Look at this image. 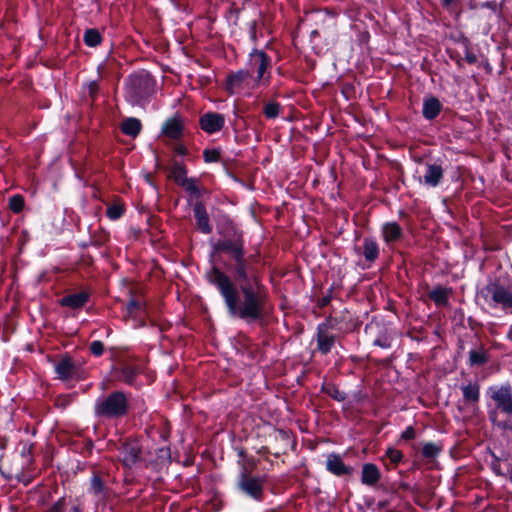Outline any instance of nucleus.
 Listing matches in <instances>:
<instances>
[{
    "instance_id": "bb28decb",
    "label": "nucleus",
    "mask_w": 512,
    "mask_h": 512,
    "mask_svg": "<svg viewBox=\"0 0 512 512\" xmlns=\"http://www.w3.org/2000/svg\"><path fill=\"white\" fill-rule=\"evenodd\" d=\"M142 122L135 117H128L121 123V132L131 138H136L142 131Z\"/></svg>"
},
{
    "instance_id": "6e6d98bb",
    "label": "nucleus",
    "mask_w": 512,
    "mask_h": 512,
    "mask_svg": "<svg viewBox=\"0 0 512 512\" xmlns=\"http://www.w3.org/2000/svg\"><path fill=\"white\" fill-rule=\"evenodd\" d=\"M173 150L179 156H187L189 154V150L184 144H177Z\"/></svg>"
},
{
    "instance_id": "2eb2a0df",
    "label": "nucleus",
    "mask_w": 512,
    "mask_h": 512,
    "mask_svg": "<svg viewBox=\"0 0 512 512\" xmlns=\"http://www.w3.org/2000/svg\"><path fill=\"white\" fill-rule=\"evenodd\" d=\"M326 470L336 477H351L355 469L344 463L341 455L337 453H330L327 456L325 463Z\"/></svg>"
},
{
    "instance_id": "680f3d73",
    "label": "nucleus",
    "mask_w": 512,
    "mask_h": 512,
    "mask_svg": "<svg viewBox=\"0 0 512 512\" xmlns=\"http://www.w3.org/2000/svg\"><path fill=\"white\" fill-rule=\"evenodd\" d=\"M8 439L5 436H0V450L4 451L7 448Z\"/></svg>"
},
{
    "instance_id": "e2e57ef3",
    "label": "nucleus",
    "mask_w": 512,
    "mask_h": 512,
    "mask_svg": "<svg viewBox=\"0 0 512 512\" xmlns=\"http://www.w3.org/2000/svg\"><path fill=\"white\" fill-rule=\"evenodd\" d=\"M449 56H450V58H451L452 60H454V61L456 62V64H457L459 67L462 65V64H461V62H462V58L460 57V55H459V54L453 55V54H451V53H450V54H449Z\"/></svg>"
},
{
    "instance_id": "f8f14e48",
    "label": "nucleus",
    "mask_w": 512,
    "mask_h": 512,
    "mask_svg": "<svg viewBox=\"0 0 512 512\" xmlns=\"http://www.w3.org/2000/svg\"><path fill=\"white\" fill-rule=\"evenodd\" d=\"M109 475L99 470H93L87 487L88 494L97 501L106 503L112 494V488L108 484Z\"/></svg>"
},
{
    "instance_id": "aec40b11",
    "label": "nucleus",
    "mask_w": 512,
    "mask_h": 512,
    "mask_svg": "<svg viewBox=\"0 0 512 512\" xmlns=\"http://www.w3.org/2000/svg\"><path fill=\"white\" fill-rule=\"evenodd\" d=\"M316 350L321 355L329 354L335 347L336 336L330 333L328 330L316 327Z\"/></svg>"
},
{
    "instance_id": "37998d69",
    "label": "nucleus",
    "mask_w": 512,
    "mask_h": 512,
    "mask_svg": "<svg viewBox=\"0 0 512 512\" xmlns=\"http://www.w3.org/2000/svg\"><path fill=\"white\" fill-rule=\"evenodd\" d=\"M341 319L337 316L329 315L325 318V320L317 325L318 328H322L324 330H336L338 329V325L340 324Z\"/></svg>"
},
{
    "instance_id": "5701e85b",
    "label": "nucleus",
    "mask_w": 512,
    "mask_h": 512,
    "mask_svg": "<svg viewBox=\"0 0 512 512\" xmlns=\"http://www.w3.org/2000/svg\"><path fill=\"white\" fill-rule=\"evenodd\" d=\"M381 479V471L374 463H364L361 471V483L363 485L374 487Z\"/></svg>"
},
{
    "instance_id": "1a4fd4ad",
    "label": "nucleus",
    "mask_w": 512,
    "mask_h": 512,
    "mask_svg": "<svg viewBox=\"0 0 512 512\" xmlns=\"http://www.w3.org/2000/svg\"><path fill=\"white\" fill-rule=\"evenodd\" d=\"M145 370V363L136 357L120 360L113 368L115 377L129 386H135L137 377Z\"/></svg>"
},
{
    "instance_id": "e433bc0d",
    "label": "nucleus",
    "mask_w": 512,
    "mask_h": 512,
    "mask_svg": "<svg viewBox=\"0 0 512 512\" xmlns=\"http://www.w3.org/2000/svg\"><path fill=\"white\" fill-rule=\"evenodd\" d=\"M403 458V453L400 450L392 447L388 448L383 455V461L385 462V465L388 469L389 464L392 465V467H396L400 462H402Z\"/></svg>"
},
{
    "instance_id": "338daca9",
    "label": "nucleus",
    "mask_w": 512,
    "mask_h": 512,
    "mask_svg": "<svg viewBox=\"0 0 512 512\" xmlns=\"http://www.w3.org/2000/svg\"><path fill=\"white\" fill-rule=\"evenodd\" d=\"M373 328H374L373 324H368L365 327V331L367 332L368 330H373Z\"/></svg>"
},
{
    "instance_id": "a18cd8bd",
    "label": "nucleus",
    "mask_w": 512,
    "mask_h": 512,
    "mask_svg": "<svg viewBox=\"0 0 512 512\" xmlns=\"http://www.w3.org/2000/svg\"><path fill=\"white\" fill-rule=\"evenodd\" d=\"M109 240V234L106 232H101L99 234L91 235L89 245L94 247H101L105 245Z\"/></svg>"
},
{
    "instance_id": "473e14b6",
    "label": "nucleus",
    "mask_w": 512,
    "mask_h": 512,
    "mask_svg": "<svg viewBox=\"0 0 512 512\" xmlns=\"http://www.w3.org/2000/svg\"><path fill=\"white\" fill-rule=\"evenodd\" d=\"M490 360V356L488 352L481 347L479 350L472 349L469 351V361L468 365L470 367L473 366H484Z\"/></svg>"
},
{
    "instance_id": "09e8293b",
    "label": "nucleus",
    "mask_w": 512,
    "mask_h": 512,
    "mask_svg": "<svg viewBox=\"0 0 512 512\" xmlns=\"http://www.w3.org/2000/svg\"><path fill=\"white\" fill-rule=\"evenodd\" d=\"M89 350L94 357H100L105 351L104 343L100 340H94L90 343Z\"/></svg>"
},
{
    "instance_id": "0eeeda50",
    "label": "nucleus",
    "mask_w": 512,
    "mask_h": 512,
    "mask_svg": "<svg viewBox=\"0 0 512 512\" xmlns=\"http://www.w3.org/2000/svg\"><path fill=\"white\" fill-rule=\"evenodd\" d=\"M478 296L490 306L501 305L503 309H512V292L499 279L489 280L478 291Z\"/></svg>"
},
{
    "instance_id": "a878e982",
    "label": "nucleus",
    "mask_w": 512,
    "mask_h": 512,
    "mask_svg": "<svg viewBox=\"0 0 512 512\" xmlns=\"http://www.w3.org/2000/svg\"><path fill=\"white\" fill-rule=\"evenodd\" d=\"M274 440L282 444L281 449L273 452L275 457L285 454L289 447L295 445V440L291 438V432L284 429H276L274 433Z\"/></svg>"
},
{
    "instance_id": "39448f33",
    "label": "nucleus",
    "mask_w": 512,
    "mask_h": 512,
    "mask_svg": "<svg viewBox=\"0 0 512 512\" xmlns=\"http://www.w3.org/2000/svg\"><path fill=\"white\" fill-rule=\"evenodd\" d=\"M234 486L239 493L256 502H261L264 499V477L258 474H253L245 464L241 465V469L235 479Z\"/></svg>"
},
{
    "instance_id": "49530a36",
    "label": "nucleus",
    "mask_w": 512,
    "mask_h": 512,
    "mask_svg": "<svg viewBox=\"0 0 512 512\" xmlns=\"http://www.w3.org/2000/svg\"><path fill=\"white\" fill-rule=\"evenodd\" d=\"M335 288H336L335 283H332V285L327 289L326 294L322 298L318 299L317 306L320 309H323L330 304V302L334 298L333 292H334Z\"/></svg>"
},
{
    "instance_id": "9b49d317",
    "label": "nucleus",
    "mask_w": 512,
    "mask_h": 512,
    "mask_svg": "<svg viewBox=\"0 0 512 512\" xmlns=\"http://www.w3.org/2000/svg\"><path fill=\"white\" fill-rule=\"evenodd\" d=\"M122 465L131 469L142 461V446L136 438H126L117 447Z\"/></svg>"
},
{
    "instance_id": "f704fd0d",
    "label": "nucleus",
    "mask_w": 512,
    "mask_h": 512,
    "mask_svg": "<svg viewBox=\"0 0 512 512\" xmlns=\"http://www.w3.org/2000/svg\"><path fill=\"white\" fill-rule=\"evenodd\" d=\"M103 36L96 28H88L83 35V42L86 46L95 48L101 45Z\"/></svg>"
},
{
    "instance_id": "c03bdc74",
    "label": "nucleus",
    "mask_w": 512,
    "mask_h": 512,
    "mask_svg": "<svg viewBox=\"0 0 512 512\" xmlns=\"http://www.w3.org/2000/svg\"><path fill=\"white\" fill-rule=\"evenodd\" d=\"M221 158V151L217 148H206L203 150V159L205 163H216Z\"/></svg>"
},
{
    "instance_id": "3c124183",
    "label": "nucleus",
    "mask_w": 512,
    "mask_h": 512,
    "mask_svg": "<svg viewBox=\"0 0 512 512\" xmlns=\"http://www.w3.org/2000/svg\"><path fill=\"white\" fill-rule=\"evenodd\" d=\"M140 302L135 299V298H131L128 303H127V312L132 315L134 314L138 309H140Z\"/></svg>"
},
{
    "instance_id": "de8ad7c7",
    "label": "nucleus",
    "mask_w": 512,
    "mask_h": 512,
    "mask_svg": "<svg viewBox=\"0 0 512 512\" xmlns=\"http://www.w3.org/2000/svg\"><path fill=\"white\" fill-rule=\"evenodd\" d=\"M67 504L66 496H62L51 506H49L44 512H64L66 510Z\"/></svg>"
},
{
    "instance_id": "58836bf2",
    "label": "nucleus",
    "mask_w": 512,
    "mask_h": 512,
    "mask_svg": "<svg viewBox=\"0 0 512 512\" xmlns=\"http://www.w3.org/2000/svg\"><path fill=\"white\" fill-rule=\"evenodd\" d=\"M282 112V106L277 101H269L264 104L262 113L266 119L272 120L280 116Z\"/></svg>"
},
{
    "instance_id": "f3484780",
    "label": "nucleus",
    "mask_w": 512,
    "mask_h": 512,
    "mask_svg": "<svg viewBox=\"0 0 512 512\" xmlns=\"http://www.w3.org/2000/svg\"><path fill=\"white\" fill-rule=\"evenodd\" d=\"M193 215L196 223V229L202 234H210L213 230L210 218L203 201H196L193 205Z\"/></svg>"
},
{
    "instance_id": "ea45409f",
    "label": "nucleus",
    "mask_w": 512,
    "mask_h": 512,
    "mask_svg": "<svg viewBox=\"0 0 512 512\" xmlns=\"http://www.w3.org/2000/svg\"><path fill=\"white\" fill-rule=\"evenodd\" d=\"M8 207L15 214L21 213L25 207L24 196L21 194L11 196L8 201Z\"/></svg>"
},
{
    "instance_id": "423d86ee",
    "label": "nucleus",
    "mask_w": 512,
    "mask_h": 512,
    "mask_svg": "<svg viewBox=\"0 0 512 512\" xmlns=\"http://www.w3.org/2000/svg\"><path fill=\"white\" fill-rule=\"evenodd\" d=\"M487 394L495 404V409L488 411V419L497 426L499 423L496 421L498 412L512 416V386L509 382L490 386L487 389Z\"/></svg>"
},
{
    "instance_id": "72a5a7b5",
    "label": "nucleus",
    "mask_w": 512,
    "mask_h": 512,
    "mask_svg": "<svg viewBox=\"0 0 512 512\" xmlns=\"http://www.w3.org/2000/svg\"><path fill=\"white\" fill-rule=\"evenodd\" d=\"M320 390L337 402H344L347 398V394L334 383H323Z\"/></svg>"
},
{
    "instance_id": "79ce46f5",
    "label": "nucleus",
    "mask_w": 512,
    "mask_h": 512,
    "mask_svg": "<svg viewBox=\"0 0 512 512\" xmlns=\"http://www.w3.org/2000/svg\"><path fill=\"white\" fill-rule=\"evenodd\" d=\"M75 397V394H59L54 400V406L64 410L73 402Z\"/></svg>"
},
{
    "instance_id": "cd10ccee",
    "label": "nucleus",
    "mask_w": 512,
    "mask_h": 512,
    "mask_svg": "<svg viewBox=\"0 0 512 512\" xmlns=\"http://www.w3.org/2000/svg\"><path fill=\"white\" fill-rule=\"evenodd\" d=\"M463 400L467 404L477 405L480 401V385L477 382H470L461 387Z\"/></svg>"
},
{
    "instance_id": "5fc2aeb1",
    "label": "nucleus",
    "mask_w": 512,
    "mask_h": 512,
    "mask_svg": "<svg viewBox=\"0 0 512 512\" xmlns=\"http://www.w3.org/2000/svg\"><path fill=\"white\" fill-rule=\"evenodd\" d=\"M70 512H84L83 503L78 498L72 502Z\"/></svg>"
},
{
    "instance_id": "393cba45",
    "label": "nucleus",
    "mask_w": 512,
    "mask_h": 512,
    "mask_svg": "<svg viewBox=\"0 0 512 512\" xmlns=\"http://www.w3.org/2000/svg\"><path fill=\"white\" fill-rule=\"evenodd\" d=\"M188 169L183 162L173 160L169 168L168 178L171 179L176 185L181 186L183 181H186Z\"/></svg>"
},
{
    "instance_id": "8fccbe9b",
    "label": "nucleus",
    "mask_w": 512,
    "mask_h": 512,
    "mask_svg": "<svg viewBox=\"0 0 512 512\" xmlns=\"http://www.w3.org/2000/svg\"><path fill=\"white\" fill-rule=\"evenodd\" d=\"M416 432L413 426H407L405 430L401 433V439L404 441H410L415 439Z\"/></svg>"
},
{
    "instance_id": "2f4dec72",
    "label": "nucleus",
    "mask_w": 512,
    "mask_h": 512,
    "mask_svg": "<svg viewBox=\"0 0 512 512\" xmlns=\"http://www.w3.org/2000/svg\"><path fill=\"white\" fill-rule=\"evenodd\" d=\"M103 69H104L103 65H99L97 67L98 79L92 80V81L88 82L87 84L83 85L87 89L88 97L92 104L97 101L99 93H100L99 79L104 77Z\"/></svg>"
},
{
    "instance_id": "4c0bfd02",
    "label": "nucleus",
    "mask_w": 512,
    "mask_h": 512,
    "mask_svg": "<svg viewBox=\"0 0 512 512\" xmlns=\"http://www.w3.org/2000/svg\"><path fill=\"white\" fill-rule=\"evenodd\" d=\"M125 211V204L122 201L118 200L107 207L106 216L110 220L116 221L123 217Z\"/></svg>"
},
{
    "instance_id": "f257e3e1",
    "label": "nucleus",
    "mask_w": 512,
    "mask_h": 512,
    "mask_svg": "<svg viewBox=\"0 0 512 512\" xmlns=\"http://www.w3.org/2000/svg\"><path fill=\"white\" fill-rule=\"evenodd\" d=\"M252 262L256 257L224 265L226 271L212 265L204 277L218 291L230 318L264 328L268 325L270 295Z\"/></svg>"
},
{
    "instance_id": "a211bd4d",
    "label": "nucleus",
    "mask_w": 512,
    "mask_h": 512,
    "mask_svg": "<svg viewBox=\"0 0 512 512\" xmlns=\"http://www.w3.org/2000/svg\"><path fill=\"white\" fill-rule=\"evenodd\" d=\"M444 176V168L438 161L426 162L423 182L428 187H437L441 184Z\"/></svg>"
},
{
    "instance_id": "9d476101",
    "label": "nucleus",
    "mask_w": 512,
    "mask_h": 512,
    "mask_svg": "<svg viewBox=\"0 0 512 512\" xmlns=\"http://www.w3.org/2000/svg\"><path fill=\"white\" fill-rule=\"evenodd\" d=\"M54 372L56 374V378L61 381H80L86 377V373L82 365L77 363L69 353L61 355L60 359L54 366Z\"/></svg>"
},
{
    "instance_id": "a19ab883",
    "label": "nucleus",
    "mask_w": 512,
    "mask_h": 512,
    "mask_svg": "<svg viewBox=\"0 0 512 512\" xmlns=\"http://www.w3.org/2000/svg\"><path fill=\"white\" fill-rule=\"evenodd\" d=\"M459 43H461L464 46L465 49V60L468 64H475L477 62V56L475 53L471 51V42L468 37L461 35L459 40Z\"/></svg>"
},
{
    "instance_id": "13d9d810",
    "label": "nucleus",
    "mask_w": 512,
    "mask_h": 512,
    "mask_svg": "<svg viewBox=\"0 0 512 512\" xmlns=\"http://www.w3.org/2000/svg\"><path fill=\"white\" fill-rule=\"evenodd\" d=\"M496 2L495 1H486V2H479V8H487L491 10L496 9Z\"/></svg>"
},
{
    "instance_id": "4d7b16f0",
    "label": "nucleus",
    "mask_w": 512,
    "mask_h": 512,
    "mask_svg": "<svg viewBox=\"0 0 512 512\" xmlns=\"http://www.w3.org/2000/svg\"><path fill=\"white\" fill-rule=\"evenodd\" d=\"M256 33H257V22L251 21L249 23V34L252 41H256Z\"/></svg>"
},
{
    "instance_id": "052dcab7",
    "label": "nucleus",
    "mask_w": 512,
    "mask_h": 512,
    "mask_svg": "<svg viewBox=\"0 0 512 512\" xmlns=\"http://www.w3.org/2000/svg\"><path fill=\"white\" fill-rule=\"evenodd\" d=\"M497 427H499L501 429L509 430L512 433V420L509 422L504 421V422L498 423Z\"/></svg>"
},
{
    "instance_id": "0e129e2a",
    "label": "nucleus",
    "mask_w": 512,
    "mask_h": 512,
    "mask_svg": "<svg viewBox=\"0 0 512 512\" xmlns=\"http://www.w3.org/2000/svg\"><path fill=\"white\" fill-rule=\"evenodd\" d=\"M456 0H441V5L445 9H449L450 6L455 2Z\"/></svg>"
},
{
    "instance_id": "7ed1b4c3",
    "label": "nucleus",
    "mask_w": 512,
    "mask_h": 512,
    "mask_svg": "<svg viewBox=\"0 0 512 512\" xmlns=\"http://www.w3.org/2000/svg\"><path fill=\"white\" fill-rule=\"evenodd\" d=\"M156 93V80L146 71L130 74L125 80L124 98L132 106L144 107Z\"/></svg>"
},
{
    "instance_id": "864d4df0",
    "label": "nucleus",
    "mask_w": 512,
    "mask_h": 512,
    "mask_svg": "<svg viewBox=\"0 0 512 512\" xmlns=\"http://www.w3.org/2000/svg\"><path fill=\"white\" fill-rule=\"evenodd\" d=\"M94 448V442L91 439H88L84 442L82 453L85 454V456H91Z\"/></svg>"
},
{
    "instance_id": "4be33fe9",
    "label": "nucleus",
    "mask_w": 512,
    "mask_h": 512,
    "mask_svg": "<svg viewBox=\"0 0 512 512\" xmlns=\"http://www.w3.org/2000/svg\"><path fill=\"white\" fill-rule=\"evenodd\" d=\"M381 235L386 244H391L401 240L404 236V232L396 221H390L382 225Z\"/></svg>"
},
{
    "instance_id": "c9c22d12",
    "label": "nucleus",
    "mask_w": 512,
    "mask_h": 512,
    "mask_svg": "<svg viewBox=\"0 0 512 512\" xmlns=\"http://www.w3.org/2000/svg\"><path fill=\"white\" fill-rule=\"evenodd\" d=\"M443 446L440 443L425 442L422 445L421 454L425 459H435L442 452Z\"/></svg>"
},
{
    "instance_id": "ddd939ff",
    "label": "nucleus",
    "mask_w": 512,
    "mask_h": 512,
    "mask_svg": "<svg viewBox=\"0 0 512 512\" xmlns=\"http://www.w3.org/2000/svg\"><path fill=\"white\" fill-rule=\"evenodd\" d=\"M225 116L215 111H208L199 117L200 129L208 135L220 132L225 126Z\"/></svg>"
},
{
    "instance_id": "c85d7f7f",
    "label": "nucleus",
    "mask_w": 512,
    "mask_h": 512,
    "mask_svg": "<svg viewBox=\"0 0 512 512\" xmlns=\"http://www.w3.org/2000/svg\"><path fill=\"white\" fill-rule=\"evenodd\" d=\"M451 293L450 288L438 285L434 287L428 294L430 300H432L437 306H446L449 301V295Z\"/></svg>"
},
{
    "instance_id": "6e6552de",
    "label": "nucleus",
    "mask_w": 512,
    "mask_h": 512,
    "mask_svg": "<svg viewBox=\"0 0 512 512\" xmlns=\"http://www.w3.org/2000/svg\"><path fill=\"white\" fill-rule=\"evenodd\" d=\"M250 71L256 72L254 82L267 87L271 82L272 58L264 50L254 48L248 57Z\"/></svg>"
},
{
    "instance_id": "f03ea898",
    "label": "nucleus",
    "mask_w": 512,
    "mask_h": 512,
    "mask_svg": "<svg viewBox=\"0 0 512 512\" xmlns=\"http://www.w3.org/2000/svg\"><path fill=\"white\" fill-rule=\"evenodd\" d=\"M217 233L220 238L213 245V253L219 255L223 266L246 259H254L255 255L247 256L243 230L227 213H220L216 219Z\"/></svg>"
},
{
    "instance_id": "b1692460",
    "label": "nucleus",
    "mask_w": 512,
    "mask_h": 512,
    "mask_svg": "<svg viewBox=\"0 0 512 512\" xmlns=\"http://www.w3.org/2000/svg\"><path fill=\"white\" fill-rule=\"evenodd\" d=\"M379 244L374 237H365L362 245V255L369 263L375 262L379 257Z\"/></svg>"
},
{
    "instance_id": "774afa93",
    "label": "nucleus",
    "mask_w": 512,
    "mask_h": 512,
    "mask_svg": "<svg viewBox=\"0 0 512 512\" xmlns=\"http://www.w3.org/2000/svg\"><path fill=\"white\" fill-rule=\"evenodd\" d=\"M509 480H510V482L512 483V470H511V471H510V473H509Z\"/></svg>"
},
{
    "instance_id": "20e7f679",
    "label": "nucleus",
    "mask_w": 512,
    "mask_h": 512,
    "mask_svg": "<svg viewBox=\"0 0 512 512\" xmlns=\"http://www.w3.org/2000/svg\"><path fill=\"white\" fill-rule=\"evenodd\" d=\"M129 395L122 390H115L105 397L96 399L94 403L95 417L108 420L127 417L131 409Z\"/></svg>"
},
{
    "instance_id": "603ef678",
    "label": "nucleus",
    "mask_w": 512,
    "mask_h": 512,
    "mask_svg": "<svg viewBox=\"0 0 512 512\" xmlns=\"http://www.w3.org/2000/svg\"><path fill=\"white\" fill-rule=\"evenodd\" d=\"M240 11V8L236 7L234 4H232L229 9L230 18L233 19L235 25H237L239 20Z\"/></svg>"
},
{
    "instance_id": "4468645a",
    "label": "nucleus",
    "mask_w": 512,
    "mask_h": 512,
    "mask_svg": "<svg viewBox=\"0 0 512 512\" xmlns=\"http://www.w3.org/2000/svg\"><path fill=\"white\" fill-rule=\"evenodd\" d=\"M185 124L180 113L168 117L161 126V134L172 140H179L183 137Z\"/></svg>"
},
{
    "instance_id": "c756f323",
    "label": "nucleus",
    "mask_w": 512,
    "mask_h": 512,
    "mask_svg": "<svg viewBox=\"0 0 512 512\" xmlns=\"http://www.w3.org/2000/svg\"><path fill=\"white\" fill-rule=\"evenodd\" d=\"M375 327L377 328V335L372 340V344L383 349L390 348L392 345L391 332H389L385 326H381L379 324H376Z\"/></svg>"
},
{
    "instance_id": "7c9ffc66",
    "label": "nucleus",
    "mask_w": 512,
    "mask_h": 512,
    "mask_svg": "<svg viewBox=\"0 0 512 512\" xmlns=\"http://www.w3.org/2000/svg\"><path fill=\"white\" fill-rule=\"evenodd\" d=\"M199 180L195 177H189L186 181L182 182V187L192 199L196 201H202L201 198L203 196L204 190H202L199 185Z\"/></svg>"
},
{
    "instance_id": "6ab92c4d",
    "label": "nucleus",
    "mask_w": 512,
    "mask_h": 512,
    "mask_svg": "<svg viewBox=\"0 0 512 512\" xmlns=\"http://www.w3.org/2000/svg\"><path fill=\"white\" fill-rule=\"evenodd\" d=\"M252 73L249 69H239L234 72H230L226 76L225 90L233 95L235 91L243 86L249 79H251Z\"/></svg>"
},
{
    "instance_id": "bf43d9fd",
    "label": "nucleus",
    "mask_w": 512,
    "mask_h": 512,
    "mask_svg": "<svg viewBox=\"0 0 512 512\" xmlns=\"http://www.w3.org/2000/svg\"><path fill=\"white\" fill-rule=\"evenodd\" d=\"M18 482L22 483L24 486H28L32 479L27 477L25 474H22L21 476H17Z\"/></svg>"
},
{
    "instance_id": "412c9836",
    "label": "nucleus",
    "mask_w": 512,
    "mask_h": 512,
    "mask_svg": "<svg viewBox=\"0 0 512 512\" xmlns=\"http://www.w3.org/2000/svg\"><path fill=\"white\" fill-rule=\"evenodd\" d=\"M443 109L441 101L435 96H427L423 100L422 116L427 121L436 119Z\"/></svg>"
},
{
    "instance_id": "69168bd1",
    "label": "nucleus",
    "mask_w": 512,
    "mask_h": 512,
    "mask_svg": "<svg viewBox=\"0 0 512 512\" xmlns=\"http://www.w3.org/2000/svg\"><path fill=\"white\" fill-rule=\"evenodd\" d=\"M469 8L472 10L479 9V2L471 0L469 3Z\"/></svg>"
},
{
    "instance_id": "dca6fc26",
    "label": "nucleus",
    "mask_w": 512,
    "mask_h": 512,
    "mask_svg": "<svg viewBox=\"0 0 512 512\" xmlns=\"http://www.w3.org/2000/svg\"><path fill=\"white\" fill-rule=\"evenodd\" d=\"M91 293L88 289L75 293H69L59 299V305L72 310H81L90 301Z\"/></svg>"
}]
</instances>
